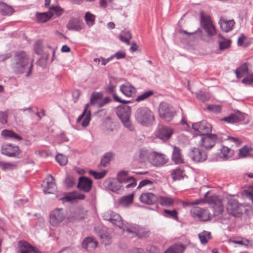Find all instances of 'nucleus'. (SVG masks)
I'll use <instances>...</instances> for the list:
<instances>
[{"instance_id":"nucleus-1","label":"nucleus","mask_w":253,"mask_h":253,"mask_svg":"<svg viewBox=\"0 0 253 253\" xmlns=\"http://www.w3.org/2000/svg\"><path fill=\"white\" fill-rule=\"evenodd\" d=\"M209 192H207L205 195L204 199H200L195 200L192 203L185 202L183 203L184 206H188L189 205H198L202 203L207 202L211 205L214 210V214L218 215L221 214L224 210V206L220 199L216 196H212L208 197Z\"/></svg>"},{"instance_id":"nucleus-2","label":"nucleus","mask_w":253,"mask_h":253,"mask_svg":"<svg viewBox=\"0 0 253 253\" xmlns=\"http://www.w3.org/2000/svg\"><path fill=\"white\" fill-rule=\"evenodd\" d=\"M14 68L19 73H23L27 70L28 71L26 76H30L33 64L30 63L29 59L25 52H18L15 54Z\"/></svg>"},{"instance_id":"nucleus-3","label":"nucleus","mask_w":253,"mask_h":253,"mask_svg":"<svg viewBox=\"0 0 253 253\" xmlns=\"http://www.w3.org/2000/svg\"><path fill=\"white\" fill-rule=\"evenodd\" d=\"M101 94L99 92H95L92 94L90 96V103L85 104L84 111L82 114L79 116L77 119V122L79 123L82 120L81 125L84 127L87 126L90 121V111L88 110V108L90 105H97L99 103L100 99H101Z\"/></svg>"},{"instance_id":"nucleus-4","label":"nucleus","mask_w":253,"mask_h":253,"mask_svg":"<svg viewBox=\"0 0 253 253\" xmlns=\"http://www.w3.org/2000/svg\"><path fill=\"white\" fill-rule=\"evenodd\" d=\"M135 118L138 123L145 126L151 125L155 120L153 112L145 107H140L137 109Z\"/></svg>"},{"instance_id":"nucleus-5","label":"nucleus","mask_w":253,"mask_h":253,"mask_svg":"<svg viewBox=\"0 0 253 253\" xmlns=\"http://www.w3.org/2000/svg\"><path fill=\"white\" fill-rule=\"evenodd\" d=\"M116 113L124 126L128 130L133 131L134 127L130 120L131 108L126 105L119 106L117 108Z\"/></svg>"},{"instance_id":"nucleus-6","label":"nucleus","mask_w":253,"mask_h":253,"mask_svg":"<svg viewBox=\"0 0 253 253\" xmlns=\"http://www.w3.org/2000/svg\"><path fill=\"white\" fill-rule=\"evenodd\" d=\"M123 232L129 237L138 236L140 237H145L147 235L148 232H145L143 229L137 225H123Z\"/></svg>"},{"instance_id":"nucleus-7","label":"nucleus","mask_w":253,"mask_h":253,"mask_svg":"<svg viewBox=\"0 0 253 253\" xmlns=\"http://www.w3.org/2000/svg\"><path fill=\"white\" fill-rule=\"evenodd\" d=\"M201 24L206 32L210 36L215 34V29L213 25L210 16L203 11L200 12Z\"/></svg>"},{"instance_id":"nucleus-8","label":"nucleus","mask_w":253,"mask_h":253,"mask_svg":"<svg viewBox=\"0 0 253 253\" xmlns=\"http://www.w3.org/2000/svg\"><path fill=\"white\" fill-rule=\"evenodd\" d=\"M66 214L63 209H56L49 214L50 223L53 226H58L65 218Z\"/></svg>"},{"instance_id":"nucleus-9","label":"nucleus","mask_w":253,"mask_h":253,"mask_svg":"<svg viewBox=\"0 0 253 253\" xmlns=\"http://www.w3.org/2000/svg\"><path fill=\"white\" fill-rule=\"evenodd\" d=\"M226 209L228 213L234 217L241 216L243 211V206L234 199L228 201Z\"/></svg>"},{"instance_id":"nucleus-10","label":"nucleus","mask_w":253,"mask_h":253,"mask_svg":"<svg viewBox=\"0 0 253 253\" xmlns=\"http://www.w3.org/2000/svg\"><path fill=\"white\" fill-rule=\"evenodd\" d=\"M159 114L162 119L167 122H169L174 115V112L168 104L162 102L159 106Z\"/></svg>"},{"instance_id":"nucleus-11","label":"nucleus","mask_w":253,"mask_h":253,"mask_svg":"<svg viewBox=\"0 0 253 253\" xmlns=\"http://www.w3.org/2000/svg\"><path fill=\"white\" fill-rule=\"evenodd\" d=\"M119 179L122 181L124 187L128 190L134 188L136 186L137 183L135 178L130 175L127 171L120 172Z\"/></svg>"},{"instance_id":"nucleus-12","label":"nucleus","mask_w":253,"mask_h":253,"mask_svg":"<svg viewBox=\"0 0 253 253\" xmlns=\"http://www.w3.org/2000/svg\"><path fill=\"white\" fill-rule=\"evenodd\" d=\"M103 217L105 220L110 221L113 224L116 225L120 228H123V220L118 214L111 211H109L104 212Z\"/></svg>"},{"instance_id":"nucleus-13","label":"nucleus","mask_w":253,"mask_h":253,"mask_svg":"<svg viewBox=\"0 0 253 253\" xmlns=\"http://www.w3.org/2000/svg\"><path fill=\"white\" fill-rule=\"evenodd\" d=\"M192 128L197 131V134L204 136L211 131V126L205 121L192 124Z\"/></svg>"},{"instance_id":"nucleus-14","label":"nucleus","mask_w":253,"mask_h":253,"mask_svg":"<svg viewBox=\"0 0 253 253\" xmlns=\"http://www.w3.org/2000/svg\"><path fill=\"white\" fill-rule=\"evenodd\" d=\"M168 161V159L163 154L152 152L150 155V162L154 166L159 167L164 165Z\"/></svg>"},{"instance_id":"nucleus-15","label":"nucleus","mask_w":253,"mask_h":253,"mask_svg":"<svg viewBox=\"0 0 253 253\" xmlns=\"http://www.w3.org/2000/svg\"><path fill=\"white\" fill-rule=\"evenodd\" d=\"M105 184L108 189L114 192H118L122 189H124L123 182L119 179V172L117 174V179H108L105 182Z\"/></svg>"},{"instance_id":"nucleus-16","label":"nucleus","mask_w":253,"mask_h":253,"mask_svg":"<svg viewBox=\"0 0 253 253\" xmlns=\"http://www.w3.org/2000/svg\"><path fill=\"white\" fill-rule=\"evenodd\" d=\"M193 217L203 221H208L210 219V213L206 210L202 209L198 207L193 208L191 210Z\"/></svg>"},{"instance_id":"nucleus-17","label":"nucleus","mask_w":253,"mask_h":253,"mask_svg":"<svg viewBox=\"0 0 253 253\" xmlns=\"http://www.w3.org/2000/svg\"><path fill=\"white\" fill-rule=\"evenodd\" d=\"M1 153L8 157H14L19 154V147L10 143L3 144L1 147Z\"/></svg>"},{"instance_id":"nucleus-18","label":"nucleus","mask_w":253,"mask_h":253,"mask_svg":"<svg viewBox=\"0 0 253 253\" xmlns=\"http://www.w3.org/2000/svg\"><path fill=\"white\" fill-rule=\"evenodd\" d=\"M217 141L218 138L216 135L207 134L202 137L200 144L206 149H210Z\"/></svg>"},{"instance_id":"nucleus-19","label":"nucleus","mask_w":253,"mask_h":253,"mask_svg":"<svg viewBox=\"0 0 253 253\" xmlns=\"http://www.w3.org/2000/svg\"><path fill=\"white\" fill-rule=\"evenodd\" d=\"M190 155L192 160L197 163H201L206 161L208 157L205 151L200 150L197 148H193Z\"/></svg>"},{"instance_id":"nucleus-20","label":"nucleus","mask_w":253,"mask_h":253,"mask_svg":"<svg viewBox=\"0 0 253 253\" xmlns=\"http://www.w3.org/2000/svg\"><path fill=\"white\" fill-rule=\"evenodd\" d=\"M139 199L142 203L151 205L155 204L158 198L155 194L152 193L145 192L141 194Z\"/></svg>"},{"instance_id":"nucleus-21","label":"nucleus","mask_w":253,"mask_h":253,"mask_svg":"<svg viewBox=\"0 0 253 253\" xmlns=\"http://www.w3.org/2000/svg\"><path fill=\"white\" fill-rule=\"evenodd\" d=\"M66 26L68 30L76 31H80L84 28L83 21L77 18L70 19Z\"/></svg>"},{"instance_id":"nucleus-22","label":"nucleus","mask_w":253,"mask_h":253,"mask_svg":"<svg viewBox=\"0 0 253 253\" xmlns=\"http://www.w3.org/2000/svg\"><path fill=\"white\" fill-rule=\"evenodd\" d=\"M120 91L127 97L133 96L136 92V88L130 83H126L120 86Z\"/></svg>"},{"instance_id":"nucleus-23","label":"nucleus","mask_w":253,"mask_h":253,"mask_svg":"<svg viewBox=\"0 0 253 253\" xmlns=\"http://www.w3.org/2000/svg\"><path fill=\"white\" fill-rule=\"evenodd\" d=\"M18 250L16 253H40L35 251L34 247L25 241H20L18 243Z\"/></svg>"},{"instance_id":"nucleus-24","label":"nucleus","mask_w":253,"mask_h":253,"mask_svg":"<svg viewBox=\"0 0 253 253\" xmlns=\"http://www.w3.org/2000/svg\"><path fill=\"white\" fill-rule=\"evenodd\" d=\"M218 23L221 29L225 32L232 30L235 24L233 19L228 20L225 17H221Z\"/></svg>"},{"instance_id":"nucleus-25","label":"nucleus","mask_w":253,"mask_h":253,"mask_svg":"<svg viewBox=\"0 0 253 253\" xmlns=\"http://www.w3.org/2000/svg\"><path fill=\"white\" fill-rule=\"evenodd\" d=\"M43 191L44 193H52L56 190V185L55 184L54 180L52 176L48 175L46 179V182L43 185Z\"/></svg>"},{"instance_id":"nucleus-26","label":"nucleus","mask_w":253,"mask_h":253,"mask_svg":"<svg viewBox=\"0 0 253 253\" xmlns=\"http://www.w3.org/2000/svg\"><path fill=\"white\" fill-rule=\"evenodd\" d=\"M92 181L86 177H81L79 178L78 187L81 190L88 192L92 187Z\"/></svg>"},{"instance_id":"nucleus-27","label":"nucleus","mask_w":253,"mask_h":253,"mask_svg":"<svg viewBox=\"0 0 253 253\" xmlns=\"http://www.w3.org/2000/svg\"><path fill=\"white\" fill-rule=\"evenodd\" d=\"M184 250V248L183 245L176 244L168 248L164 253H182ZM132 253H145V252L141 249H137Z\"/></svg>"},{"instance_id":"nucleus-28","label":"nucleus","mask_w":253,"mask_h":253,"mask_svg":"<svg viewBox=\"0 0 253 253\" xmlns=\"http://www.w3.org/2000/svg\"><path fill=\"white\" fill-rule=\"evenodd\" d=\"M173 132V129L168 126H161L159 128L157 136L161 139L166 140L169 139Z\"/></svg>"},{"instance_id":"nucleus-29","label":"nucleus","mask_w":253,"mask_h":253,"mask_svg":"<svg viewBox=\"0 0 253 253\" xmlns=\"http://www.w3.org/2000/svg\"><path fill=\"white\" fill-rule=\"evenodd\" d=\"M244 119V115L240 111H237L235 112L234 114L230 115L229 116L223 118L222 120L228 123H234L243 121Z\"/></svg>"},{"instance_id":"nucleus-30","label":"nucleus","mask_w":253,"mask_h":253,"mask_svg":"<svg viewBox=\"0 0 253 253\" xmlns=\"http://www.w3.org/2000/svg\"><path fill=\"white\" fill-rule=\"evenodd\" d=\"M172 160L176 164H182L184 163L181 150L179 148L173 146Z\"/></svg>"},{"instance_id":"nucleus-31","label":"nucleus","mask_w":253,"mask_h":253,"mask_svg":"<svg viewBox=\"0 0 253 253\" xmlns=\"http://www.w3.org/2000/svg\"><path fill=\"white\" fill-rule=\"evenodd\" d=\"M1 136L6 139H15L21 140L22 139L21 136L10 130L4 129L1 131Z\"/></svg>"},{"instance_id":"nucleus-32","label":"nucleus","mask_w":253,"mask_h":253,"mask_svg":"<svg viewBox=\"0 0 253 253\" xmlns=\"http://www.w3.org/2000/svg\"><path fill=\"white\" fill-rule=\"evenodd\" d=\"M133 193L123 197L119 199V204L123 207H128L132 204L133 201Z\"/></svg>"},{"instance_id":"nucleus-33","label":"nucleus","mask_w":253,"mask_h":253,"mask_svg":"<svg viewBox=\"0 0 253 253\" xmlns=\"http://www.w3.org/2000/svg\"><path fill=\"white\" fill-rule=\"evenodd\" d=\"M83 247L90 250L95 249L97 245V242L92 237L86 238L82 243Z\"/></svg>"},{"instance_id":"nucleus-34","label":"nucleus","mask_w":253,"mask_h":253,"mask_svg":"<svg viewBox=\"0 0 253 253\" xmlns=\"http://www.w3.org/2000/svg\"><path fill=\"white\" fill-rule=\"evenodd\" d=\"M116 84L111 83L107 88L109 93H111L113 96L114 100L118 102L123 103H128L130 101L121 99L115 93Z\"/></svg>"},{"instance_id":"nucleus-35","label":"nucleus","mask_w":253,"mask_h":253,"mask_svg":"<svg viewBox=\"0 0 253 253\" xmlns=\"http://www.w3.org/2000/svg\"><path fill=\"white\" fill-rule=\"evenodd\" d=\"M248 65V63H245L235 71V73L238 78H242L248 74L249 70Z\"/></svg>"},{"instance_id":"nucleus-36","label":"nucleus","mask_w":253,"mask_h":253,"mask_svg":"<svg viewBox=\"0 0 253 253\" xmlns=\"http://www.w3.org/2000/svg\"><path fill=\"white\" fill-rule=\"evenodd\" d=\"M85 198L84 195L77 192H73L67 194L65 197L62 198L66 201H72L75 199L83 200Z\"/></svg>"},{"instance_id":"nucleus-37","label":"nucleus","mask_w":253,"mask_h":253,"mask_svg":"<svg viewBox=\"0 0 253 253\" xmlns=\"http://www.w3.org/2000/svg\"><path fill=\"white\" fill-rule=\"evenodd\" d=\"M171 177L173 180H180L183 178V169L182 168L179 167L173 170L171 173Z\"/></svg>"},{"instance_id":"nucleus-38","label":"nucleus","mask_w":253,"mask_h":253,"mask_svg":"<svg viewBox=\"0 0 253 253\" xmlns=\"http://www.w3.org/2000/svg\"><path fill=\"white\" fill-rule=\"evenodd\" d=\"M13 8L6 3L0 2V13L2 15H10L14 12Z\"/></svg>"},{"instance_id":"nucleus-39","label":"nucleus","mask_w":253,"mask_h":253,"mask_svg":"<svg viewBox=\"0 0 253 253\" xmlns=\"http://www.w3.org/2000/svg\"><path fill=\"white\" fill-rule=\"evenodd\" d=\"M52 16L51 11L38 13L37 14V18L39 22L44 23L49 20Z\"/></svg>"},{"instance_id":"nucleus-40","label":"nucleus","mask_w":253,"mask_h":253,"mask_svg":"<svg viewBox=\"0 0 253 253\" xmlns=\"http://www.w3.org/2000/svg\"><path fill=\"white\" fill-rule=\"evenodd\" d=\"M233 155V151L232 150L227 147L222 146L219 155L221 158L227 159L230 158Z\"/></svg>"},{"instance_id":"nucleus-41","label":"nucleus","mask_w":253,"mask_h":253,"mask_svg":"<svg viewBox=\"0 0 253 253\" xmlns=\"http://www.w3.org/2000/svg\"><path fill=\"white\" fill-rule=\"evenodd\" d=\"M161 205L166 207H170L173 204L174 200L170 197L166 196H161L158 199Z\"/></svg>"},{"instance_id":"nucleus-42","label":"nucleus","mask_w":253,"mask_h":253,"mask_svg":"<svg viewBox=\"0 0 253 253\" xmlns=\"http://www.w3.org/2000/svg\"><path fill=\"white\" fill-rule=\"evenodd\" d=\"M119 39L127 45L130 44V40L132 38L131 35L129 31H122L119 36Z\"/></svg>"},{"instance_id":"nucleus-43","label":"nucleus","mask_w":253,"mask_h":253,"mask_svg":"<svg viewBox=\"0 0 253 253\" xmlns=\"http://www.w3.org/2000/svg\"><path fill=\"white\" fill-rule=\"evenodd\" d=\"M198 237L201 243L202 244L205 245L207 244L211 238V232L207 231H203L198 234Z\"/></svg>"},{"instance_id":"nucleus-44","label":"nucleus","mask_w":253,"mask_h":253,"mask_svg":"<svg viewBox=\"0 0 253 253\" xmlns=\"http://www.w3.org/2000/svg\"><path fill=\"white\" fill-rule=\"evenodd\" d=\"M96 16L90 12H86L84 15V20L86 25L91 27L94 24Z\"/></svg>"},{"instance_id":"nucleus-45","label":"nucleus","mask_w":253,"mask_h":253,"mask_svg":"<svg viewBox=\"0 0 253 253\" xmlns=\"http://www.w3.org/2000/svg\"><path fill=\"white\" fill-rule=\"evenodd\" d=\"M218 43L220 50H223L228 48L230 45V41L224 39L220 35H218Z\"/></svg>"},{"instance_id":"nucleus-46","label":"nucleus","mask_w":253,"mask_h":253,"mask_svg":"<svg viewBox=\"0 0 253 253\" xmlns=\"http://www.w3.org/2000/svg\"><path fill=\"white\" fill-rule=\"evenodd\" d=\"M253 149L249 146H245L239 150V155L240 157L244 158L251 155Z\"/></svg>"},{"instance_id":"nucleus-47","label":"nucleus","mask_w":253,"mask_h":253,"mask_svg":"<svg viewBox=\"0 0 253 253\" xmlns=\"http://www.w3.org/2000/svg\"><path fill=\"white\" fill-rule=\"evenodd\" d=\"M243 195L245 197L250 201L252 203H253V185L248 187L245 189L243 192Z\"/></svg>"},{"instance_id":"nucleus-48","label":"nucleus","mask_w":253,"mask_h":253,"mask_svg":"<svg viewBox=\"0 0 253 253\" xmlns=\"http://www.w3.org/2000/svg\"><path fill=\"white\" fill-rule=\"evenodd\" d=\"M113 154L112 152H108L106 153L101 161V165L104 167H105L109 163L112 158L113 157Z\"/></svg>"},{"instance_id":"nucleus-49","label":"nucleus","mask_w":253,"mask_h":253,"mask_svg":"<svg viewBox=\"0 0 253 253\" xmlns=\"http://www.w3.org/2000/svg\"><path fill=\"white\" fill-rule=\"evenodd\" d=\"M150 153H149L147 150L142 149L139 151V160L141 162H145L146 160L150 162Z\"/></svg>"},{"instance_id":"nucleus-50","label":"nucleus","mask_w":253,"mask_h":253,"mask_svg":"<svg viewBox=\"0 0 253 253\" xmlns=\"http://www.w3.org/2000/svg\"><path fill=\"white\" fill-rule=\"evenodd\" d=\"M196 97L198 99L204 102L208 101L210 98L211 95L209 93L199 91L196 93Z\"/></svg>"},{"instance_id":"nucleus-51","label":"nucleus","mask_w":253,"mask_h":253,"mask_svg":"<svg viewBox=\"0 0 253 253\" xmlns=\"http://www.w3.org/2000/svg\"><path fill=\"white\" fill-rule=\"evenodd\" d=\"M0 167L3 170H11L16 168L15 164L0 162Z\"/></svg>"},{"instance_id":"nucleus-52","label":"nucleus","mask_w":253,"mask_h":253,"mask_svg":"<svg viewBox=\"0 0 253 253\" xmlns=\"http://www.w3.org/2000/svg\"><path fill=\"white\" fill-rule=\"evenodd\" d=\"M154 94V92L152 90H148L139 95H138L136 98V101L138 102H140L143 100H144L151 96H152Z\"/></svg>"},{"instance_id":"nucleus-53","label":"nucleus","mask_w":253,"mask_h":253,"mask_svg":"<svg viewBox=\"0 0 253 253\" xmlns=\"http://www.w3.org/2000/svg\"><path fill=\"white\" fill-rule=\"evenodd\" d=\"M90 174L92 175L95 179H100L103 178L107 173L106 170H103L101 172H96L94 170H90L89 171Z\"/></svg>"},{"instance_id":"nucleus-54","label":"nucleus","mask_w":253,"mask_h":253,"mask_svg":"<svg viewBox=\"0 0 253 253\" xmlns=\"http://www.w3.org/2000/svg\"><path fill=\"white\" fill-rule=\"evenodd\" d=\"M164 215L167 217H171L174 219H177V213L175 210L172 211L169 210H164Z\"/></svg>"},{"instance_id":"nucleus-55","label":"nucleus","mask_w":253,"mask_h":253,"mask_svg":"<svg viewBox=\"0 0 253 253\" xmlns=\"http://www.w3.org/2000/svg\"><path fill=\"white\" fill-rule=\"evenodd\" d=\"M56 160L61 166H65L68 162L67 158L61 154H58L56 155Z\"/></svg>"},{"instance_id":"nucleus-56","label":"nucleus","mask_w":253,"mask_h":253,"mask_svg":"<svg viewBox=\"0 0 253 253\" xmlns=\"http://www.w3.org/2000/svg\"><path fill=\"white\" fill-rule=\"evenodd\" d=\"M242 82L245 85H253V73L248 74Z\"/></svg>"},{"instance_id":"nucleus-57","label":"nucleus","mask_w":253,"mask_h":253,"mask_svg":"<svg viewBox=\"0 0 253 253\" xmlns=\"http://www.w3.org/2000/svg\"><path fill=\"white\" fill-rule=\"evenodd\" d=\"M238 44L239 46L246 47L249 44V42L246 37L242 35L238 39Z\"/></svg>"},{"instance_id":"nucleus-58","label":"nucleus","mask_w":253,"mask_h":253,"mask_svg":"<svg viewBox=\"0 0 253 253\" xmlns=\"http://www.w3.org/2000/svg\"><path fill=\"white\" fill-rule=\"evenodd\" d=\"M100 237L102 240V243L105 245H109L111 242V237L105 233H101Z\"/></svg>"},{"instance_id":"nucleus-59","label":"nucleus","mask_w":253,"mask_h":253,"mask_svg":"<svg viewBox=\"0 0 253 253\" xmlns=\"http://www.w3.org/2000/svg\"><path fill=\"white\" fill-rule=\"evenodd\" d=\"M49 11L51 12L52 16L55 14L58 16H59L62 14L63 9L59 6H55L50 7Z\"/></svg>"},{"instance_id":"nucleus-60","label":"nucleus","mask_w":253,"mask_h":253,"mask_svg":"<svg viewBox=\"0 0 253 253\" xmlns=\"http://www.w3.org/2000/svg\"><path fill=\"white\" fill-rule=\"evenodd\" d=\"M207 109L214 113H219L221 111V106L219 105H208Z\"/></svg>"},{"instance_id":"nucleus-61","label":"nucleus","mask_w":253,"mask_h":253,"mask_svg":"<svg viewBox=\"0 0 253 253\" xmlns=\"http://www.w3.org/2000/svg\"><path fill=\"white\" fill-rule=\"evenodd\" d=\"M7 112L6 111H0V123L2 124H5L7 122Z\"/></svg>"},{"instance_id":"nucleus-62","label":"nucleus","mask_w":253,"mask_h":253,"mask_svg":"<svg viewBox=\"0 0 253 253\" xmlns=\"http://www.w3.org/2000/svg\"><path fill=\"white\" fill-rule=\"evenodd\" d=\"M230 242L234 244H239L241 246H248L250 244V241L248 240L242 239L240 240H230Z\"/></svg>"},{"instance_id":"nucleus-63","label":"nucleus","mask_w":253,"mask_h":253,"mask_svg":"<svg viewBox=\"0 0 253 253\" xmlns=\"http://www.w3.org/2000/svg\"><path fill=\"white\" fill-rule=\"evenodd\" d=\"M126 56V54L125 52L123 51H119L117 52H116L115 54L113 55H112L111 58H113L114 57H116L117 59H121L125 58Z\"/></svg>"},{"instance_id":"nucleus-64","label":"nucleus","mask_w":253,"mask_h":253,"mask_svg":"<svg viewBox=\"0 0 253 253\" xmlns=\"http://www.w3.org/2000/svg\"><path fill=\"white\" fill-rule=\"evenodd\" d=\"M111 101V99L109 97H106L103 100L100 99L99 103L98 105V108H101L106 104H108Z\"/></svg>"}]
</instances>
